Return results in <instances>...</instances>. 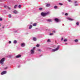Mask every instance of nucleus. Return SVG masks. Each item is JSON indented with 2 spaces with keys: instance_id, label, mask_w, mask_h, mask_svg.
<instances>
[{
  "instance_id": "obj_14",
  "label": "nucleus",
  "mask_w": 80,
  "mask_h": 80,
  "mask_svg": "<svg viewBox=\"0 0 80 80\" xmlns=\"http://www.w3.org/2000/svg\"><path fill=\"white\" fill-rule=\"evenodd\" d=\"M37 23H34L33 24V27H35V26H37Z\"/></svg>"
},
{
  "instance_id": "obj_7",
  "label": "nucleus",
  "mask_w": 80,
  "mask_h": 80,
  "mask_svg": "<svg viewBox=\"0 0 80 80\" xmlns=\"http://www.w3.org/2000/svg\"><path fill=\"white\" fill-rule=\"evenodd\" d=\"M54 20L55 21V22H59V19L57 18H55L54 19Z\"/></svg>"
},
{
  "instance_id": "obj_17",
  "label": "nucleus",
  "mask_w": 80,
  "mask_h": 80,
  "mask_svg": "<svg viewBox=\"0 0 80 80\" xmlns=\"http://www.w3.org/2000/svg\"><path fill=\"white\" fill-rule=\"evenodd\" d=\"M59 5H61V6L62 5H63V3L60 2L59 3Z\"/></svg>"
},
{
  "instance_id": "obj_36",
  "label": "nucleus",
  "mask_w": 80,
  "mask_h": 80,
  "mask_svg": "<svg viewBox=\"0 0 80 80\" xmlns=\"http://www.w3.org/2000/svg\"><path fill=\"white\" fill-rule=\"evenodd\" d=\"M78 5V4H75V6H77Z\"/></svg>"
},
{
  "instance_id": "obj_16",
  "label": "nucleus",
  "mask_w": 80,
  "mask_h": 80,
  "mask_svg": "<svg viewBox=\"0 0 80 80\" xmlns=\"http://www.w3.org/2000/svg\"><path fill=\"white\" fill-rule=\"evenodd\" d=\"M32 28V26L31 25H30L29 26V29H31V28Z\"/></svg>"
},
{
  "instance_id": "obj_13",
  "label": "nucleus",
  "mask_w": 80,
  "mask_h": 80,
  "mask_svg": "<svg viewBox=\"0 0 80 80\" xmlns=\"http://www.w3.org/2000/svg\"><path fill=\"white\" fill-rule=\"evenodd\" d=\"M21 57V55H19L16 56V58H20Z\"/></svg>"
},
{
  "instance_id": "obj_37",
  "label": "nucleus",
  "mask_w": 80,
  "mask_h": 80,
  "mask_svg": "<svg viewBox=\"0 0 80 80\" xmlns=\"http://www.w3.org/2000/svg\"><path fill=\"white\" fill-rule=\"evenodd\" d=\"M68 2H70L71 1V0H68Z\"/></svg>"
},
{
  "instance_id": "obj_22",
  "label": "nucleus",
  "mask_w": 80,
  "mask_h": 80,
  "mask_svg": "<svg viewBox=\"0 0 80 80\" xmlns=\"http://www.w3.org/2000/svg\"><path fill=\"white\" fill-rule=\"evenodd\" d=\"M18 7L19 8H21L22 7V6L21 5H19Z\"/></svg>"
},
{
  "instance_id": "obj_42",
  "label": "nucleus",
  "mask_w": 80,
  "mask_h": 80,
  "mask_svg": "<svg viewBox=\"0 0 80 80\" xmlns=\"http://www.w3.org/2000/svg\"><path fill=\"white\" fill-rule=\"evenodd\" d=\"M0 26L1 27V25H0Z\"/></svg>"
},
{
  "instance_id": "obj_29",
  "label": "nucleus",
  "mask_w": 80,
  "mask_h": 80,
  "mask_svg": "<svg viewBox=\"0 0 80 80\" xmlns=\"http://www.w3.org/2000/svg\"><path fill=\"white\" fill-rule=\"evenodd\" d=\"M50 35H54L53 33H51L50 34Z\"/></svg>"
},
{
  "instance_id": "obj_5",
  "label": "nucleus",
  "mask_w": 80,
  "mask_h": 80,
  "mask_svg": "<svg viewBox=\"0 0 80 80\" xmlns=\"http://www.w3.org/2000/svg\"><path fill=\"white\" fill-rule=\"evenodd\" d=\"M21 46L22 47H25V43H21Z\"/></svg>"
},
{
  "instance_id": "obj_40",
  "label": "nucleus",
  "mask_w": 80,
  "mask_h": 80,
  "mask_svg": "<svg viewBox=\"0 0 80 80\" xmlns=\"http://www.w3.org/2000/svg\"><path fill=\"white\" fill-rule=\"evenodd\" d=\"M77 1L75 2V3H77Z\"/></svg>"
},
{
  "instance_id": "obj_24",
  "label": "nucleus",
  "mask_w": 80,
  "mask_h": 80,
  "mask_svg": "<svg viewBox=\"0 0 80 80\" xmlns=\"http://www.w3.org/2000/svg\"><path fill=\"white\" fill-rule=\"evenodd\" d=\"M42 9H43V8H39V10H42Z\"/></svg>"
},
{
  "instance_id": "obj_9",
  "label": "nucleus",
  "mask_w": 80,
  "mask_h": 80,
  "mask_svg": "<svg viewBox=\"0 0 80 80\" xmlns=\"http://www.w3.org/2000/svg\"><path fill=\"white\" fill-rule=\"evenodd\" d=\"M13 13H14L15 14H17V13H18V11H16V10H15L13 11Z\"/></svg>"
},
{
  "instance_id": "obj_8",
  "label": "nucleus",
  "mask_w": 80,
  "mask_h": 80,
  "mask_svg": "<svg viewBox=\"0 0 80 80\" xmlns=\"http://www.w3.org/2000/svg\"><path fill=\"white\" fill-rule=\"evenodd\" d=\"M67 18L68 20H71V21L73 20V19H72L70 18Z\"/></svg>"
},
{
  "instance_id": "obj_41",
  "label": "nucleus",
  "mask_w": 80,
  "mask_h": 80,
  "mask_svg": "<svg viewBox=\"0 0 80 80\" xmlns=\"http://www.w3.org/2000/svg\"><path fill=\"white\" fill-rule=\"evenodd\" d=\"M2 28H4V27H2Z\"/></svg>"
},
{
  "instance_id": "obj_21",
  "label": "nucleus",
  "mask_w": 80,
  "mask_h": 80,
  "mask_svg": "<svg viewBox=\"0 0 80 80\" xmlns=\"http://www.w3.org/2000/svg\"><path fill=\"white\" fill-rule=\"evenodd\" d=\"M48 42H50V39H48L47 41Z\"/></svg>"
},
{
  "instance_id": "obj_10",
  "label": "nucleus",
  "mask_w": 80,
  "mask_h": 80,
  "mask_svg": "<svg viewBox=\"0 0 80 80\" xmlns=\"http://www.w3.org/2000/svg\"><path fill=\"white\" fill-rule=\"evenodd\" d=\"M47 21H48V22H52V19H47Z\"/></svg>"
},
{
  "instance_id": "obj_2",
  "label": "nucleus",
  "mask_w": 80,
  "mask_h": 80,
  "mask_svg": "<svg viewBox=\"0 0 80 80\" xmlns=\"http://www.w3.org/2000/svg\"><path fill=\"white\" fill-rule=\"evenodd\" d=\"M48 13H44V12H42L41 13V15L42 17H45L47 15H48Z\"/></svg>"
},
{
  "instance_id": "obj_25",
  "label": "nucleus",
  "mask_w": 80,
  "mask_h": 80,
  "mask_svg": "<svg viewBox=\"0 0 80 80\" xmlns=\"http://www.w3.org/2000/svg\"><path fill=\"white\" fill-rule=\"evenodd\" d=\"M8 17H9V18H11V15L9 14L8 15Z\"/></svg>"
},
{
  "instance_id": "obj_20",
  "label": "nucleus",
  "mask_w": 80,
  "mask_h": 80,
  "mask_svg": "<svg viewBox=\"0 0 80 80\" xmlns=\"http://www.w3.org/2000/svg\"><path fill=\"white\" fill-rule=\"evenodd\" d=\"M18 6V5H15L14 6V8H17V7Z\"/></svg>"
},
{
  "instance_id": "obj_15",
  "label": "nucleus",
  "mask_w": 80,
  "mask_h": 80,
  "mask_svg": "<svg viewBox=\"0 0 80 80\" xmlns=\"http://www.w3.org/2000/svg\"><path fill=\"white\" fill-rule=\"evenodd\" d=\"M50 4H47L46 5V7H50Z\"/></svg>"
},
{
  "instance_id": "obj_34",
  "label": "nucleus",
  "mask_w": 80,
  "mask_h": 80,
  "mask_svg": "<svg viewBox=\"0 0 80 80\" xmlns=\"http://www.w3.org/2000/svg\"><path fill=\"white\" fill-rule=\"evenodd\" d=\"M62 38V39H61V41L63 40V38Z\"/></svg>"
},
{
  "instance_id": "obj_28",
  "label": "nucleus",
  "mask_w": 80,
  "mask_h": 80,
  "mask_svg": "<svg viewBox=\"0 0 80 80\" xmlns=\"http://www.w3.org/2000/svg\"><path fill=\"white\" fill-rule=\"evenodd\" d=\"M52 32L53 33H56V31H55V30H54L52 31Z\"/></svg>"
},
{
  "instance_id": "obj_35",
  "label": "nucleus",
  "mask_w": 80,
  "mask_h": 80,
  "mask_svg": "<svg viewBox=\"0 0 80 80\" xmlns=\"http://www.w3.org/2000/svg\"><path fill=\"white\" fill-rule=\"evenodd\" d=\"M11 43V41H9V43Z\"/></svg>"
},
{
  "instance_id": "obj_12",
  "label": "nucleus",
  "mask_w": 80,
  "mask_h": 80,
  "mask_svg": "<svg viewBox=\"0 0 80 80\" xmlns=\"http://www.w3.org/2000/svg\"><path fill=\"white\" fill-rule=\"evenodd\" d=\"M33 40L34 41H35V42L37 40V38H36L33 37Z\"/></svg>"
},
{
  "instance_id": "obj_6",
  "label": "nucleus",
  "mask_w": 80,
  "mask_h": 80,
  "mask_svg": "<svg viewBox=\"0 0 80 80\" xmlns=\"http://www.w3.org/2000/svg\"><path fill=\"white\" fill-rule=\"evenodd\" d=\"M30 52H31V54H33L34 53V52H35L34 51V50H33L32 49L30 51Z\"/></svg>"
},
{
  "instance_id": "obj_30",
  "label": "nucleus",
  "mask_w": 80,
  "mask_h": 80,
  "mask_svg": "<svg viewBox=\"0 0 80 80\" xmlns=\"http://www.w3.org/2000/svg\"><path fill=\"white\" fill-rule=\"evenodd\" d=\"M76 25H79V23H78V22H77V23H76Z\"/></svg>"
},
{
  "instance_id": "obj_39",
  "label": "nucleus",
  "mask_w": 80,
  "mask_h": 80,
  "mask_svg": "<svg viewBox=\"0 0 80 80\" xmlns=\"http://www.w3.org/2000/svg\"><path fill=\"white\" fill-rule=\"evenodd\" d=\"M38 50V51H40V52H41V51H40V50L39 49Z\"/></svg>"
},
{
  "instance_id": "obj_3",
  "label": "nucleus",
  "mask_w": 80,
  "mask_h": 80,
  "mask_svg": "<svg viewBox=\"0 0 80 80\" xmlns=\"http://www.w3.org/2000/svg\"><path fill=\"white\" fill-rule=\"evenodd\" d=\"M59 48H60V46H58L57 48H56V49H52V50L53 52H55V51H57L58 50V49H59Z\"/></svg>"
},
{
  "instance_id": "obj_31",
  "label": "nucleus",
  "mask_w": 80,
  "mask_h": 80,
  "mask_svg": "<svg viewBox=\"0 0 80 80\" xmlns=\"http://www.w3.org/2000/svg\"><path fill=\"white\" fill-rule=\"evenodd\" d=\"M65 15H66V16H67V15H68V13H66L65 14Z\"/></svg>"
},
{
  "instance_id": "obj_33",
  "label": "nucleus",
  "mask_w": 80,
  "mask_h": 80,
  "mask_svg": "<svg viewBox=\"0 0 80 80\" xmlns=\"http://www.w3.org/2000/svg\"><path fill=\"white\" fill-rule=\"evenodd\" d=\"M35 47H34L33 48V49H32V50H35Z\"/></svg>"
},
{
  "instance_id": "obj_11",
  "label": "nucleus",
  "mask_w": 80,
  "mask_h": 80,
  "mask_svg": "<svg viewBox=\"0 0 80 80\" xmlns=\"http://www.w3.org/2000/svg\"><path fill=\"white\" fill-rule=\"evenodd\" d=\"M4 7H5V8H7V7L9 10H10L11 9V8H10L8 7V6L7 7L6 6H4Z\"/></svg>"
},
{
  "instance_id": "obj_18",
  "label": "nucleus",
  "mask_w": 80,
  "mask_h": 80,
  "mask_svg": "<svg viewBox=\"0 0 80 80\" xmlns=\"http://www.w3.org/2000/svg\"><path fill=\"white\" fill-rule=\"evenodd\" d=\"M75 42H78V39H76L74 40Z\"/></svg>"
},
{
  "instance_id": "obj_27",
  "label": "nucleus",
  "mask_w": 80,
  "mask_h": 80,
  "mask_svg": "<svg viewBox=\"0 0 80 80\" xmlns=\"http://www.w3.org/2000/svg\"><path fill=\"white\" fill-rule=\"evenodd\" d=\"M39 44H37L36 45L37 47H39Z\"/></svg>"
},
{
  "instance_id": "obj_1",
  "label": "nucleus",
  "mask_w": 80,
  "mask_h": 80,
  "mask_svg": "<svg viewBox=\"0 0 80 80\" xmlns=\"http://www.w3.org/2000/svg\"><path fill=\"white\" fill-rule=\"evenodd\" d=\"M4 61H5V58H2L0 61V63L2 64H3Z\"/></svg>"
},
{
  "instance_id": "obj_4",
  "label": "nucleus",
  "mask_w": 80,
  "mask_h": 80,
  "mask_svg": "<svg viewBox=\"0 0 80 80\" xmlns=\"http://www.w3.org/2000/svg\"><path fill=\"white\" fill-rule=\"evenodd\" d=\"M7 73V71H4L3 72H2L1 74V75H4L5 74H6Z\"/></svg>"
},
{
  "instance_id": "obj_19",
  "label": "nucleus",
  "mask_w": 80,
  "mask_h": 80,
  "mask_svg": "<svg viewBox=\"0 0 80 80\" xmlns=\"http://www.w3.org/2000/svg\"><path fill=\"white\" fill-rule=\"evenodd\" d=\"M17 41L16 40H14V42H13V43H17Z\"/></svg>"
},
{
  "instance_id": "obj_26",
  "label": "nucleus",
  "mask_w": 80,
  "mask_h": 80,
  "mask_svg": "<svg viewBox=\"0 0 80 80\" xmlns=\"http://www.w3.org/2000/svg\"><path fill=\"white\" fill-rule=\"evenodd\" d=\"M64 42H67V39H65L64 40Z\"/></svg>"
},
{
  "instance_id": "obj_23",
  "label": "nucleus",
  "mask_w": 80,
  "mask_h": 80,
  "mask_svg": "<svg viewBox=\"0 0 80 80\" xmlns=\"http://www.w3.org/2000/svg\"><path fill=\"white\" fill-rule=\"evenodd\" d=\"M54 8L55 9H56V8H57V6H55Z\"/></svg>"
},
{
  "instance_id": "obj_38",
  "label": "nucleus",
  "mask_w": 80,
  "mask_h": 80,
  "mask_svg": "<svg viewBox=\"0 0 80 80\" xmlns=\"http://www.w3.org/2000/svg\"><path fill=\"white\" fill-rule=\"evenodd\" d=\"M7 68H8L6 67L5 68H4V69H6Z\"/></svg>"
},
{
  "instance_id": "obj_32",
  "label": "nucleus",
  "mask_w": 80,
  "mask_h": 80,
  "mask_svg": "<svg viewBox=\"0 0 80 80\" xmlns=\"http://www.w3.org/2000/svg\"><path fill=\"white\" fill-rule=\"evenodd\" d=\"M0 21H2V18H0Z\"/></svg>"
}]
</instances>
